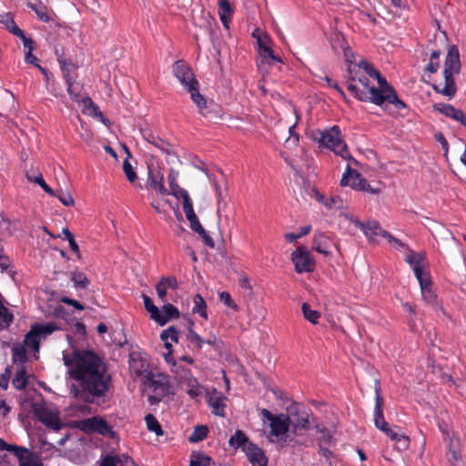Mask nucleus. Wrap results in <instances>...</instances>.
Returning a JSON list of instances; mask_svg holds the SVG:
<instances>
[{
    "instance_id": "20e7f679",
    "label": "nucleus",
    "mask_w": 466,
    "mask_h": 466,
    "mask_svg": "<svg viewBox=\"0 0 466 466\" xmlns=\"http://www.w3.org/2000/svg\"><path fill=\"white\" fill-rule=\"evenodd\" d=\"M312 139L319 144V147L328 148L344 159L351 158L348 147L342 140L339 126L314 131Z\"/></svg>"
},
{
    "instance_id": "603ef678",
    "label": "nucleus",
    "mask_w": 466,
    "mask_h": 466,
    "mask_svg": "<svg viewBox=\"0 0 466 466\" xmlns=\"http://www.w3.org/2000/svg\"><path fill=\"white\" fill-rule=\"evenodd\" d=\"M123 171L130 183L135 182L137 178V173L135 172L127 157L123 162Z\"/></svg>"
},
{
    "instance_id": "e433bc0d",
    "label": "nucleus",
    "mask_w": 466,
    "mask_h": 466,
    "mask_svg": "<svg viewBox=\"0 0 466 466\" xmlns=\"http://www.w3.org/2000/svg\"><path fill=\"white\" fill-rule=\"evenodd\" d=\"M160 339L164 341L165 347L167 349H170L172 346L167 341V339H170L173 342H177L178 341V331L177 330L176 328L170 327V328H168L167 329H164L161 332Z\"/></svg>"
},
{
    "instance_id": "f03ea898",
    "label": "nucleus",
    "mask_w": 466,
    "mask_h": 466,
    "mask_svg": "<svg viewBox=\"0 0 466 466\" xmlns=\"http://www.w3.org/2000/svg\"><path fill=\"white\" fill-rule=\"evenodd\" d=\"M359 67L363 68V72L378 83V87L372 86L370 90L360 93V101L370 102L384 109L388 105H392L399 111L407 108V105L399 98L395 88L370 63L362 59L359 62Z\"/></svg>"
},
{
    "instance_id": "7c9ffc66",
    "label": "nucleus",
    "mask_w": 466,
    "mask_h": 466,
    "mask_svg": "<svg viewBox=\"0 0 466 466\" xmlns=\"http://www.w3.org/2000/svg\"><path fill=\"white\" fill-rule=\"evenodd\" d=\"M27 5L36 14L40 20L44 22H48L50 20L47 7L40 0L28 2Z\"/></svg>"
},
{
    "instance_id": "4d7b16f0",
    "label": "nucleus",
    "mask_w": 466,
    "mask_h": 466,
    "mask_svg": "<svg viewBox=\"0 0 466 466\" xmlns=\"http://www.w3.org/2000/svg\"><path fill=\"white\" fill-rule=\"evenodd\" d=\"M142 297H143L145 309L150 313V318L152 319H155V318L158 312V308L154 305L152 299L148 296L143 294Z\"/></svg>"
},
{
    "instance_id": "ddd939ff",
    "label": "nucleus",
    "mask_w": 466,
    "mask_h": 466,
    "mask_svg": "<svg viewBox=\"0 0 466 466\" xmlns=\"http://www.w3.org/2000/svg\"><path fill=\"white\" fill-rule=\"evenodd\" d=\"M172 71L177 79L187 89L193 81H198L190 66L184 60H177L172 66Z\"/></svg>"
},
{
    "instance_id": "cd10ccee",
    "label": "nucleus",
    "mask_w": 466,
    "mask_h": 466,
    "mask_svg": "<svg viewBox=\"0 0 466 466\" xmlns=\"http://www.w3.org/2000/svg\"><path fill=\"white\" fill-rule=\"evenodd\" d=\"M229 446H231L234 449L241 448V450L244 451V448L248 446L249 444H254L253 442L249 441L248 436L246 433L241 430H237L232 435L228 441Z\"/></svg>"
},
{
    "instance_id": "774afa93",
    "label": "nucleus",
    "mask_w": 466,
    "mask_h": 466,
    "mask_svg": "<svg viewBox=\"0 0 466 466\" xmlns=\"http://www.w3.org/2000/svg\"><path fill=\"white\" fill-rule=\"evenodd\" d=\"M55 197H57L60 202L66 207L73 206L75 203L72 196L66 192H61L59 195L56 194Z\"/></svg>"
},
{
    "instance_id": "423d86ee",
    "label": "nucleus",
    "mask_w": 466,
    "mask_h": 466,
    "mask_svg": "<svg viewBox=\"0 0 466 466\" xmlns=\"http://www.w3.org/2000/svg\"><path fill=\"white\" fill-rule=\"evenodd\" d=\"M190 94V98L197 106L198 113L206 118L216 119L221 117L220 107L213 102L208 100L199 92L198 81H193L190 86L186 89Z\"/></svg>"
},
{
    "instance_id": "2eb2a0df",
    "label": "nucleus",
    "mask_w": 466,
    "mask_h": 466,
    "mask_svg": "<svg viewBox=\"0 0 466 466\" xmlns=\"http://www.w3.org/2000/svg\"><path fill=\"white\" fill-rule=\"evenodd\" d=\"M375 395H376V403L374 408V424L377 429L380 431L384 430L387 426H389L388 422L385 420L383 415V405L384 400L381 396V388L380 382L379 380H375Z\"/></svg>"
},
{
    "instance_id": "13d9d810",
    "label": "nucleus",
    "mask_w": 466,
    "mask_h": 466,
    "mask_svg": "<svg viewBox=\"0 0 466 466\" xmlns=\"http://www.w3.org/2000/svg\"><path fill=\"white\" fill-rule=\"evenodd\" d=\"M33 327L37 329V333L41 335H48L55 331L57 328L53 323L47 324H35Z\"/></svg>"
},
{
    "instance_id": "8fccbe9b",
    "label": "nucleus",
    "mask_w": 466,
    "mask_h": 466,
    "mask_svg": "<svg viewBox=\"0 0 466 466\" xmlns=\"http://www.w3.org/2000/svg\"><path fill=\"white\" fill-rule=\"evenodd\" d=\"M83 105L93 114L94 116L103 118V114L99 110V107L93 102L89 96H85L83 99Z\"/></svg>"
},
{
    "instance_id": "4c0bfd02",
    "label": "nucleus",
    "mask_w": 466,
    "mask_h": 466,
    "mask_svg": "<svg viewBox=\"0 0 466 466\" xmlns=\"http://www.w3.org/2000/svg\"><path fill=\"white\" fill-rule=\"evenodd\" d=\"M301 310L304 318L311 322L312 324H317L321 316L320 312L315 309H311L310 306L305 302L301 306Z\"/></svg>"
},
{
    "instance_id": "6ab92c4d",
    "label": "nucleus",
    "mask_w": 466,
    "mask_h": 466,
    "mask_svg": "<svg viewBox=\"0 0 466 466\" xmlns=\"http://www.w3.org/2000/svg\"><path fill=\"white\" fill-rule=\"evenodd\" d=\"M99 466H137L132 458L128 455L116 454L110 455L107 454L101 459Z\"/></svg>"
},
{
    "instance_id": "6e6d98bb",
    "label": "nucleus",
    "mask_w": 466,
    "mask_h": 466,
    "mask_svg": "<svg viewBox=\"0 0 466 466\" xmlns=\"http://www.w3.org/2000/svg\"><path fill=\"white\" fill-rule=\"evenodd\" d=\"M394 441L395 449L399 451H406L410 446V438L404 434H399Z\"/></svg>"
},
{
    "instance_id": "79ce46f5",
    "label": "nucleus",
    "mask_w": 466,
    "mask_h": 466,
    "mask_svg": "<svg viewBox=\"0 0 466 466\" xmlns=\"http://www.w3.org/2000/svg\"><path fill=\"white\" fill-rule=\"evenodd\" d=\"M145 420L149 431L155 432L157 436H162L164 434L161 425L153 414H147L145 417Z\"/></svg>"
},
{
    "instance_id": "a19ab883",
    "label": "nucleus",
    "mask_w": 466,
    "mask_h": 466,
    "mask_svg": "<svg viewBox=\"0 0 466 466\" xmlns=\"http://www.w3.org/2000/svg\"><path fill=\"white\" fill-rule=\"evenodd\" d=\"M318 200H319L325 207L329 208H342V199L339 196H329L325 197L323 195H320L318 198Z\"/></svg>"
},
{
    "instance_id": "473e14b6",
    "label": "nucleus",
    "mask_w": 466,
    "mask_h": 466,
    "mask_svg": "<svg viewBox=\"0 0 466 466\" xmlns=\"http://www.w3.org/2000/svg\"><path fill=\"white\" fill-rule=\"evenodd\" d=\"M193 313L198 314L201 318L208 319L207 303L200 294H196L193 298Z\"/></svg>"
},
{
    "instance_id": "dca6fc26",
    "label": "nucleus",
    "mask_w": 466,
    "mask_h": 466,
    "mask_svg": "<svg viewBox=\"0 0 466 466\" xmlns=\"http://www.w3.org/2000/svg\"><path fill=\"white\" fill-rule=\"evenodd\" d=\"M128 366L130 373L134 378H138L148 373V363L139 352H130L128 358Z\"/></svg>"
},
{
    "instance_id": "f8f14e48",
    "label": "nucleus",
    "mask_w": 466,
    "mask_h": 466,
    "mask_svg": "<svg viewBox=\"0 0 466 466\" xmlns=\"http://www.w3.org/2000/svg\"><path fill=\"white\" fill-rule=\"evenodd\" d=\"M181 370L180 380L184 379L186 383V391L191 399H197L203 394L204 387L201 386L198 380L191 374L190 370L177 366L176 373Z\"/></svg>"
},
{
    "instance_id": "7ed1b4c3",
    "label": "nucleus",
    "mask_w": 466,
    "mask_h": 466,
    "mask_svg": "<svg viewBox=\"0 0 466 466\" xmlns=\"http://www.w3.org/2000/svg\"><path fill=\"white\" fill-rule=\"evenodd\" d=\"M461 70L460 52L456 46H451L444 62L443 77L444 82L432 85L436 93L441 94L449 98L455 96L457 92L454 75Z\"/></svg>"
},
{
    "instance_id": "49530a36",
    "label": "nucleus",
    "mask_w": 466,
    "mask_h": 466,
    "mask_svg": "<svg viewBox=\"0 0 466 466\" xmlns=\"http://www.w3.org/2000/svg\"><path fill=\"white\" fill-rule=\"evenodd\" d=\"M71 280L76 288L86 289L89 285V280L86 274L79 271H73L71 273Z\"/></svg>"
},
{
    "instance_id": "4468645a",
    "label": "nucleus",
    "mask_w": 466,
    "mask_h": 466,
    "mask_svg": "<svg viewBox=\"0 0 466 466\" xmlns=\"http://www.w3.org/2000/svg\"><path fill=\"white\" fill-rule=\"evenodd\" d=\"M350 221L356 228H360L370 240H373L376 236L384 238V233L387 232L380 227V223L375 220L361 222L357 218L350 217Z\"/></svg>"
},
{
    "instance_id": "9b49d317",
    "label": "nucleus",
    "mask_w": 466,
    "mask_h": 466,
    "mask_svg": "<svg viewBox=\"0 0 466 466\" xmlns=\"http://www.w3.org/2000/svg\"><path fill=\"white\" fill-rule=\"evenodd\" d=\"M291 261L297 273H310L315 269L316 262L311 253L305 246L298 247L291 253Z\"/></svg>"
},
{
    "instance_id": "69168bd1",
    "label": "nucleus",
    "mask_w": 466,
    "mask_h": 466,
    "mask_svg": "<svg viewBox=\"0 0 466 466\" xmlns=\"http://www.w3.org/2000/svg\"><path fill=\"white\" fill-rule=\"evenodd\" d=\"M160 283H163L166 289H171L173 290L177 289V280L175 277H163L160 280Z\"/></svg>"
},
{
    "instance_id": "4be33fe9",
    "label": "nucleus",
    "mask_w": 466,
    "mask_h": 466,
    "mask_svg": "<svg viewBox=\"0 0 466 466\" xmlns=\"http://www.w3.org/2000/svg\"><path fill=\"white\" fill-rule=\"evenodd\" d=\"M410 253L406 256L405 261L411 267L414 275H420L426 264V257L423 253H418L409 249Z\"/></svg>"
},
{
    "instance_id": "f704fd0d",
    "label": "nucleus",
    "mask_w": 466,
    "mask_h": 466,
    "mask_svg": "<svg viewBox=\"0 0 466 466\" xmlns=\"http://www.w3.org/2000/svg\"><path fill=\"white\" fill-rule=\"evenodd\" d=\"M13 386L16 390H25L27 386V377L25 369L24 366H20V368L16 370L15 375L12 380Z\"/></svg>"
},
{
    "instance_id": "58836bf2",
    "label": "nucleus",
    "mask_w": 466,
    "mask_h": 466,
    "mask_svg": "<svg viewBox=\"0 0 466 466\" xmlns=\"http://www.w3.org/2000/svg\"><path fill=\"white\" fill-rule=\"evenodd\" d=\"M359 173L357 170L352 169L350 166H348L345 173L343 174L340 179V186L346 187L349 186L353 189V186L358 184V179H355V174Z\"/></svg>"
},
{
    "instance_id": "0e129e2a",
    "label": "nucleus",
    "mask_w": 466,
    "mask_h": 466,
    "mask_svg": "<svg viewBox=\"0 0 466 466\" xmlns=\"http://www.w3.org/2000/svg\"><path fill=\"white\" fill-rule=\"evenodd\" d=\"M344 52V58L346 63L348 64V66H357L359 67V63H355V55L351 51L350 47H346L343 50Z\"/></svg>"
},
{
    "instance_id": "de8ad7c7",
    "label": "nucleus",
    "mask_w": 466,
    "mask_h": 466,
    "mask_svg": "<svg viewBox=\"0 0 466 466\" xmlns=\"http://www.w3.org/2000/svg\"><path fill=\"white\" fill-rule=\"evenodd\" d=\"M13 360L19 362L21 366L27 360L26 349L25 346H16L13 350Z\"/></svg>"
},
{
    "instance_id": "39448f33",
    "label": "nucleus",
    "mask_w": 466,
    "mask_h": 466,
    "mask_svg": "<svg viewBox=\"0 0 466 466\" xmlns=\"http://www.w3.org/2000/svg\"><path fill=\"white\" fill-rule=\"evenodd\" d=\"M143 384L148 392L147 400L150 405L159 403L165 397L173 394L172 386L167 375L148 371L144 376Z\"/></svg>"
},
{
    "instance_id": "bb28decb",
    "label": "nucleus",
    "mask_w": 466,
    "mask_h": 466,
    "mask_svg": "<svg viewBox=\"0 0 466 466\" xmlns=\"http://www.w3.org/2000/svg\"><path fill=\"white\" fill-rule=\"evenodd\" d=\"M446 457L451 466H457L461 461V455L459 449L458 441H455L453 438H450L449 440Z\"/></svg>"
},
{
    "instance_id": "a211bd4d",
    "label": "nucleus",
    "mask_w": 466,
    "mask_h": 466,
    "mask_svg": "<svg viewBox=\"0 0 466 466\" xmlns=\"http://www.w3.org/2000/svg\"><path fill=\"white\" fill-rule=\"evenodd\" d=\"M244 452L252 466H268V458L257 444H249L244 448Z\"/></svg>"
},
{
    "instance_id": "1a4fd4ad",
    "label": "nucleus",
    "mask_w": 466,
    "mask_h": 466,
    "mask_svg": "<svg viewBox=\"0 0 466 466\" xmlns=\"http://www.w3.org/2000/svg\"><path fill=\"white\" fill-rule=\"evenodd\" d=\"M262 416L267 419L270 423L269 435L276 437L279 442H286L287 433L289 429V417L284 414L274 415L268 410L263 409L261 410Z\"/></svg>"
},
{
    "instance_id": "9d476101",
    "label": "nucleus",
    "mask_w": 466,
    "mask_h": 466,
    "mask_svg": "<svg viewBox=\"0 0 466 466\" xmlns=\"http://www.w3.org/2000/svg\"><path fill=\"white\" fill-rule=\"evenodd\" d=\"M363 68L348 66V90L360 100V95L366 90H370L372 86L370 85L369 77L361 73Z\"/></svg>"
},
{
    "instance_id": "f3484780",
    "label": "nucleus",
    "mask_w": 466,
    "mask_h": 466,
    "mask_svg": "<svg viewBox=\"0 0 466 466\" xmlns=\"http://www.w3.org/2000/svg\"><path fill=\"white\" fill-rule=\"evenodd\" d=\"M335 246V248L339 250V246L334 243L331 238L324 233H316L314 235L312 240V249L324 255L325 257H329L331 255L330 248Z\"/></svg>"
},
{
    "instance_id": "a18cd8bd",
    "label": "nucleus",
    "mask_w": 466,
    "mask_h": 466,
    "mask_svg": "<svg viewBox=\"0 0 466 466\" xmlns=\"http://www.w3.org/2000/svg\"><path fill=\"white\" fill-rule=\"evenodd\" d=\"M67 86V92L71 96L72 100L77 103H83L84 97L81 95L82 86L79 84H76L75 81L69 83Z\"/></svg>"
},
{
    "instance_id": "b1692460",
    "label": "nucleus",
    "mask_w": 466,
    "mask_h": 466,
    "mask_svg": "<svg viewBox=\"0 0 466 466\" xmlns=\"http://www.w3.org/2000/svg\"><path fill=\"white\" fill-rule=\"evenodd\" d=\"M26 179L38 185L46 193L50 196H56L55 191L46 183L42 173L37 169H29L25 172Z\"/></svg>"
},
{
    "instance_id": "6e6552de",
    "label": "nucleus",
    "mask_w": 466,
    "mask_h": 466,
    "mask_svg": "<svg viewBox=\"0 0 466 466\" xmlns=\"http://www.w3.org/2000/svg\"><path fill=\"white\" fill-rule=\"evenodd\" d=\"M76 426L80 431L87 434L98 433L111 439H115L116 437V432L113 431L107 421L100 416H93L81 420L76 422Z\"/></svg>"
},
{
    "instance_id": "5fc2aeb1",
    "label": "nucleus",
    "mask_w": 466,
    "mask_h": 466,
    "mask_svg": "<svg viewBox=\"0 0 466 466\" xmlns=\"http://www.w3.org/2000/svg\"><path fill=\"white\" fill-rule=\"evenodd\" d=\"M0 23L4 24L11 33L13 32L14 27H18L14 21L13 15L10 12L4 13L0 15Z\"/></svg>"
},
{
    "instance_id": "052dcab7",
    "label": "nucleus",
    "mask_w": 466,
    "mask_h": 466,
    "mask_svg": "<svg viewBox=\"0 0 466 466\" xmlns=\"http://www.w3.org/2000/svg\"><path fill=\"white\" fill-rule=\"evenodd\" d=\"M415 277L418 279L420 288L431 286V275L428 271L421 269L420 271V275H415Z\"/></svg>"
},
{
    "instance_id": "864d4df0",
    "label": "nucleus",
    "mask_w": 466,
    "mask_h": 466,
    "mask_svg": "<svg viewBox=\"0 0 466 466\" xmlns=\"http://www.w3.org/2000/svg\"><path fill=\"white\" fill-rule=\"evenodd\" d=\"M421 295L423 299L428 304H435L437 302V296L434 291L431 289V286L422 287L420 288Z\"/></svg>"
},
{
    "instance_id": "338daca9",
    "label": "nucleus",
    "mask_w": 466,
    "mask_h": 466,
    "mask_svg": "<svg viewBox=\"0 0 466 466\" xmlns=\"http://www.w3.org/2000/svg\"><path fill=\"white\" fill-rule=\"evenodd\" d=\"M11 451L14 452L15 456L19 460V463L25 460L26 455L31 453L27 449L17 447L15 445V449H12Z\"/></svg>"
},
{
    "instance_id": "f257e3e1",
    "label": "nucleus",
    "mask_w": 466,
    "mask_h": 466,
    "mask_svg": "<svg viewBox=\"0 0 466 466\" xmlns=\"http://www.w3.org/2000/svg\"><path fill=\"white\" fill-rule=\"evenodd\" d=\"M63 360L76 382L75 397L86 403L99 404L111 386V375L103 359L91 350H75L64 353Z\"/></svg>"
},
{
    "instance_id": "e2e57ef3",
    "label": "nucleus",
    "mask_w": 466,
    "mask_h": 466,
    "mask_svg": "<svg viewBox=\"0 0 466 466\" xmlns=\"http://www.w3.org/2000/svg\"><path fill=\"white\" fill-rule=\"evenodd\" d=\"M214 186L218 201L217 211L218 213H220L222 208L226 206V203L224 202V195L221 187L218 184H215Z\"/></svg>"
},
{
    "instance_id": "5701e85b",
    "label": "nucleus",
    "mask_w": 466,
    "mask_h": 466,
    "mask_svg": "<svg viewBox=\"0 0 466 466\" xmlns=\"http://www.w3.org/2000/svg\"><path fill=\"white\" fill-rule=\"evenodd\" d=\"M147 187L152 188L160 195H168L169 192L164 186V177L162 174H154L150 169L148 170V178L147 181Z\"/></svg>"
},
{
    "instance_id": "2f4dec72",
    "label": "nucleus",
    "mask_w": 466,
    "mask_h": 466,
    "mask_svg": "<svg viewBox=\"0 0 466 466\" xmlns=\"http://www.w3.org/2000/svg\"><path fill=\"white\" fill-rule=\"evenodd\" d=\"M434 108L444 116L456 120L458 116H461V110L455 108L452 105L440 103L434 106Z\"/></svg>"
},
{
    "instance_id": "aec40b11",
    "label": "nucleus",
    "mask_w": 466,
    "mask_h": 466,
    "mask_svg": "<svg viewBox=\"0 0 466 466\" xmlns=\"http://www.w3.org/2000/svg\"><path fill=\"white\" fill-rule=\"evenodd\" d=\"M225 397L221 392L214 390L209 395L208 399V403L211 408V412L219 417H225V408L226 404L224 402Z\"/></svg>"
},
{
    "instance_id": "ea45409f",
    "label": "nucleus",
    "mask_w": 466,
    "mask_h": 466,
    "mask_svg": "<svg viewBox=\"0 0 466 466\" xmlns=\"http://www.w3.org/2000/svg\"><path fill=\"white\" fill-rule=\"evenodd\" d=\"M208 433V429L206 425H198L194 428L193 432L189 436L188 440L192 443H196L203 441L207 438Z\"/></svg>"
},
{
    "instance_id": "09e8293b",
    "label": "nucleus",
    "mask_w": 466,
    "mask_h": 466,
    "mask_svg": "<svg viewBox=\"0 0 466 466\" xmlns=\"http://www.w3.org/2000/svg\"><path fill=\"white\" fill-rule=\"evenodd\" d=\"M258 53L263 60L270 59L274 62L282 63L281 58L274 54L270 46H263L262 48L258 50Z\"/></svg>"
},
{
    "instance_id": "c756f323",
    "label": "nucleus",
    "mask_w": 466,
    "mask_h": 466,
    "mask_svg": "<svg viewBox=\"0 0 466 466\" xmlns=\"http://www.w3.org/2000/svg\"><path fill=\"white\" fill-rule=\"evenodd\" d=\"M25 347L31 349L32 350L38 351L40 344V335L37 333L33 326L30 331L25 335L24 339Z\"/></svg>"
},
{
    "instance_id": "680f3d73",
    "label": "nucleus",
    "mask_w": 466,
    "mask_h": 466,
    "mask_svg": "<svg viewBox=\"0 0 466 466\" xmlns=\"http://www.w3.org/2000/svg\"><path fill=\"white\" fill-rule=\"evenodd\" d=\"M384 238H385L386 239H388V241H389L390 243L394 244V246H395L397 248H405V249H408V250L410 249V248H408V246H407L405 243H403L400 239H399V238H397L393 237L390 232H385V233H384Z\"/></svg>"
},
{
    "instance_id": "bf43d9fd",
    "label": "nucleus",
    "mask_w": 466,
    "mask_h": 466,
    "mask_svg": "<svg viewBox=\"0 0 466 466\" xmlns=\"http://www.w3.org/2000/svg\"><path fill=\"white\" fill-rule=\"evenodd\" d=\"M220 300L228 307L231 308L235 311L238 310V305L234 302V300L231 298V295L227 292L223 291L219 294Z\"/></svg>"
},
{
    "instance_id": "a878e982",
    "label": "nucleus",
    "mask_w": 466,
    "mask_h": 466,
    "mask_svg": "<svg viewBox=\"0 0 466 466\" xmlns=\"http://www.w3.org/2000/svg\"><path fill=\"white\" fill-rule=\"evenodd\" d=\"M315 428L319 432V445L323 451V454L326 455V453H329L328 446L330 445L333 437L327 428L319 425H316Z\"/></svg>"
},
{
    "instance_id": "393cba45",
    "label": "nucleus",
    "mask_w": 466,
    "mask_h": 466,
    "mask_svg": "<svg viewBox=\"0 0 466 466\" xmlns=\"http://www.w3.org/2000/svg\"><path fill=\"white\" fill-rule=\"evenodd\" d=\"M177 177L178 172L171 168L167 176V180L170 187L169 194L173 195L175 198L178 199L184 198L186 195H188V193L186 189L179 187L177 183Z\"/></svg>"
},
{
    "instance_id": "c9c22d12",
    "label": "nucleus",
    "mask_w": 466,
    "mask_h": 466,
    "mask_svg": "<svg viewBox=\"0 0 466 466\" xmlns=\"http://www.w3.org/2000/svg\"><path fill=\"white\" fill-rule=\"evenodd\" d=\"M188 333L187 335V339L194 345V348L198 350L202 349L203 344H205V339H203L197 332L194 331L193 326L194 322L191 319H188Z\"/></svg>"
},
{
    "instance_id": "3c124183",
    "label": "nucleus",
    "mask_w": 466,
    "mask_h": 466,
    "mask_svg": "<svg viewBox=\"0 0 466 466\" xmlns=\"http://www.w3.org/2000/svg\"><path fill=\"white\" fill-rule=\"evenodd\" d=\"M183 200V210L185 212V215L187 217V219L188 218H194L196 217V213L194 211L193 203L191 198L188 195H186L184 198H182Z\"/></svg>"
},
{
    "instance_id": "72a5a7b5",
    "label": "nucleus",
    "mask_w": 466,
    "mask_h": 466,
    "mask_svg": "<svg viewBox=\"0 0 466 466\" xmlns=\"http://www.w3.org/2000/svg\"><path fill=\"white\" fill-rule=\"evenodd\" d=\"M426 50L430 51V61L426 65L424 71L430 74H434L438 71L440 67L439 58L441 56V51L430 50L429 46L426 47Z\"/></svg>"
},
{
    "instance_id": "c03bdc74",
    "label": "nucleus",
    "mask_w": 466,
    "mask_h": 466,
    "mask_svg": "<svg viewBox=\"0 0 466 466\" xmlns=\"http://www.w3.org/2000/svg\"><path fill=\"white\" fill-rule=\"evenodd\" d=\"M312 416L311 412L303 410L298 413V418L295 422V427L299 430L309 429L310 420L309 418Z\"/></svg>"
},
{
    "instance_id": "0eeeda50",
    "label": "nucleus",
    "mask_w": 466,
    "mask_h": 466,
    "mask_svg": "<svg viewBox=\"0 0 466 466\" xmlns=\"http://www.w3.org/2000/svg\"><path fill=\"white\" fill-rule=\"evenodd\" d=\"M33 412L37 420L53 431H57L63 426L59 418L60 412L58 410L45 402L34 403Z\"/></svg>"
},
{
    "instance_id": "c85d7f7f",
    "label": "nucleus",
    "mask_w": 466,
    "mask_h": 466,
    "mask_svg": "<svg viewBox=\"0 0 466 466\" xmlns=\"http://www.w3.org/2000/svg\"><path fill=\"white\" fill-rule=\"evenodd\" d=\"M147 141L167 155H169L172 151V145L170 143L153 134H149L147 137Z\"/></svg>"
},
{
    "instance_id": "37998d69",
    "label": "nucleus",
    "mask_w": 466,
    "mask_h": 466,
    "mask_svg": "<svg viewBox=\"0 0 466 466\" xmlns=\"http://www.w3.org/2000/svg\"><path fill=\"white\" fill-rule=\"evenodd\" d=\"M210 461L211 458L202 452H193L189 466H209Z\"/></svg>"
},
{
    "instance_id": "412c9836",
    "label": "nucleus",
    "mask_w": 466,
    "mask_h": 466,
    "mask_svg": "<svg viewBox=\"0 0 466 466\" xmlns=\"http://www.w3.org/2000/svg\"><path fill=\"white\" fill-rule=\"evenodd\" d=\"M179 317V311L177 308L170 303H166L162 309L159 310L155 318V321L160 325L164 326L167 321L172 319H177Z\"/></svg>"
}]
</instances>
